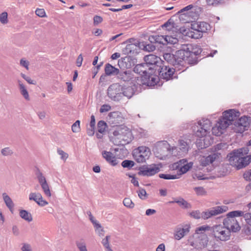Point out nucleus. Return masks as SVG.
<instances>
[{
	"label": "nucleus",
	"instance_id": "473e14b6",
	"mask_svg": "<svg viewBox=\"0 0 251 251\" xmlns=\"http://www.w3.org/2000/svg\"><path fill=\"white\" fill-rule=\"evenodd\" d=\"M2 197L6 205L9 209L10 211L12 212L14 205L11 199L5 193L2 194Z\"/></svg>",
	"mask_w": 251,
	"mask_h": 251
},
{
	"label": "nucleus",
	"instance_id": "5fc2aeb1",
	"mask_svg": "<svg viewBox=\"0 0 251 251\" xmlns=\"http://www.w3.org/2000/svg\"><path fill=\"white\" fill-rule=\"evenodd\" d=\"M95 228L96 232L99 234L100 236H104V230L100 224L99 225H96V226H95Z\"/></svg>",
	"mask_w": 251,
	"mask_h": 251
},
{
	"label": "nucleus",
	"instance_id": "8fccbe9b",
	"mask_svg": "<svg viewBox=\"0 0 251 251\" xmlns=\"http://www.w3.org/2000/svg\"><path fill=\"white\" fill-rule=\"evenodd\" d=\"M13 153L12 150L9 147H6L1 150V153L3 156H10Z\"/></svg>",
	"mask_w": 251,
	"mask_h": 251
},
{
	"label": "nucleus",
	"instance_id": "f257e3e1",
	"mask_svg": "<svg viewBox=\"0 0 251 251\" xmlns=\"http://www.w3.org/2000/svg\"><path fill=\"white\" fill-rule=\"evenodd\" d=\"M135 93V87L122 85L118 83L110 85L107 90L108 97L114 101H121L124 100L130 99Z\"/></svg>",
	"mask_w": 251,
	"mask_h": 251
},
{
	"label": "nucleus",
	"instance_id": "774afa93",
	"mask_svg": "<svg viewBox=\"0 0 251 251\" xmlns=\"http://www.w3.org/2000/svg\"><path fill=\"white\" fill-rule=\"evenodd\" d=\"M244 216L246 222L251 226V213H247L246 214H244Z\"/></svg>",
	"mask_w": 251,
	"mask_h": 251
},
{
	"label": "nucleus",
	"instance_id": "a211bd4d",
	"mask_svg": "<svg viewBox=\"0 0 251 251\" xmlns=\"http://www.w3.org/2000/svg\"><path fill=\"white\" fill-rule=\"evenodd\" d=\"M144 60L148 66L151 65H153L154 67H159L163 64V61L161 58L153 54H150L145 56Z\"/></svg>",
	"mask_w": 251,
	"mask_h": 251
},
{
	"label": "nucleus",
	"instance_id": "603ef678",
	"mask_svg": "<svg viewBox=\"0 0 251 251\" xmlns=\"http://www.w3.org/2000/svg\"><path fill=\"white\" fill-rule=\"evenodd\" d=\"M76 245L79 251H88L86 249V244L83 241H77Z\"/></svg>",
	"mask_w": 251,
	"mask_h": 251
},
{
	"label": "nucleus",
	"instance_id": "338daca9",
	"mask_svg": "<svg viewBox=\"0 0 251 251\" xmlns=\"http://www.w3.org/2000/svg\"><path fill=\"white\" fill-rule=\"evenodd\" d=\"M111 108V106L108 104H103L101 106L100 112V113L108 112L110 110Z\"/></svg>",
	"mask_w": 251,
	"mask_h": 251
},
{
	"label": "nucleus",
	"instance_id": "9d476101",
	"mask_svg": "<svg viewBox=\"0 0 251 251\" xmlns=\"http://www.w3.org/2000/svg\"><path fill=\"white\" fill-rule=\"evenodd\" d=\"M208 242V238L207 235L199 236L197 234H193L188 239L189 245L198 250H201L205 248Z\"/></svg>",
	"mask_w": 251,
	"mask_h": 251
},
{
	"label": "nucleus",
	"instance_id": "72a5a7b5",
	"mask_svg": "<svg viewBox=\"0 0 251 251\" xmlns=\"http://www.w3.org/2000/svg\"><path fill=\"white\" fill-rule=\"evenodd\" d=\"M20 216L28 222H30L32 221V217L31 214L25 210H21L19 212Z\"/></svg>",
	"mask_w": 251,
	"mask_h": 251
},
{
	"label": "nucleus",
	"instance_id": "a19ab883",
	"mask_svg": "<svg viewBox=\"0 0 251 251\" xmlns=\"http://www.w3.org/2000/svg\"><path fill=\"white\" fill-rule=\"evenodd\" d=\"M190 33L189 37L193 39H200L203 36L202 33H201L199 31L193 30L190 28Z\"/></svg>",
	"mask_w": 251,
	"mask_h": 251
},
{
	"label": "nucleus",
	"instance_id": "393cba45",
	"mask_svg": "<svg viewBox=\"0 0 251 251\" xmlns=\"http://www.w3.org/2000/svg\"><path fill=\"white\" fill-rule=\"evenodd\" d=\"M150 42L167 45L166 35H154L149 37Z\"/></svg>",
	"mask_w": 251,
	"mask_h": 251
},
{
	"label": "nucleus",
	"instance_id": "4d7b16f0",
	"mask_svg": "<svg viewBox=\"0 0 251 251\" xmlns=\"http://www.w3.org/2000/svg\"><path fill=\"white\" fill-rule=\"evenodd\" d=\"M58 154L60 155L61 159L65 161L68 157V154L61 149L57 150Z\"/></svg>",
	"mask_w": 251,
	"mask_h": 251
},
{
	"label": "nucleus",
	"instance_id": "6e6552de",
	"mask_svg": "<svg viewBox=\"0 0 251 251\" xmlns=\"http://www.w3.org/2000/svg\"><path fill=\"white\" fill-rule=\"evenodd\" d=\"M118 78L125 82H130V84H131L130 86L132 87H135V91L137 90L139 86L141 85V78L135 76L134 73L130 71H125L121 73H119Z\"/></svg>",
	"mask_w": 251,
	"mask_h": 251
},
{
	"label": "nucleus",
	"instance_id": "58836bf2",
	"mask_svg": "<svg viewBox=\"0 0 251 251\" xmlns=\"http://www.w3.org/2000/svg\"><path fill=\"white\" fill-rule=\"evenodd\" d=\"M110 239V236L109 235H107L105 238L102 239L101 241V243L103 246L104 247L106 251H113V250L111 249L109 245V240Z\"/></svg>",
	"mask_w": 251,
	"mask_h": 251
},
{
	"label": "nucleus",
	"instance_id": "b1692460",
	"mask_svg": "<svg viewBox=\"0 0 251 251\" xmlns=\"http://www.w3.org/2000/svg\"><path fill=\"white\" fill-rule=\"evenodd\" d=\"M218 157L216 153H212L206 157L202 156L200 160V164L202 166H206L212 163Z\"/></svg>",
	"mask_w": 251,
	"mask_h": 251
},
{
	"label": "nucleus",
	"instance_id": "6ab92c4d",
	"mask_svg": "<svg viewBox=\"0 0 251 251\" xmlns=\"http://www.w3.org/2000/svg\"><path fill=\"white\" fill-rule=\"evenodd\" d=\"M29 200L34 201L39 206L43 207L48 204V202L44 200L41 193L31 192L29 195Z\"/></svg>",
	"mask_w": 251,
	"mask_h": 251
},
{
	"label": "nucleus",
	"instance_id": "c85d7f7f",
	"mask_svg": "<svg viewBox=\"0 0 251 251\" xmlns=\"http://www.w3.org/2000/svg\"><path fill=\"white\" fill-rule=\"evenodd\" d=\"M163 58L167 62L172 64L176 69V60L174 54L170 53H165L163 54Z\"/></svg>",
	"mask_w": 251,
	"mask_h": 251
},
{
	"label": "nucleus",
	"instance_id": "423d86ee",
	"mask_svg": "<svg viewBox=\"0 0 251 251\" xmlns=\"http://www.w3.org/2000/svg\"><path fill=\"white\" fill-rule=\"evenodd\" d=\"M211 232L212 236L217 241H226L230 238V230L223 225L213 226Z\"/></svg>",
	"mask_w": 251,
	"mask_h": 251
},
{
	"label": "nucleus",
	"instance_id": "412c9836",
	"mask_svg": "<svg viewBox=\"0 0 251 251\" xmlns=\"http://www.w3.org/2000/svg\"><path fill=\"white\" fill-rule=\"evenodd\" d=\"M150 67L146 63L136 65L133 69V73L140 74L142 76L145 77L148 74H151L152 72L149 71Z\"/></svg>",
	"mask_w": 251,
	"mask_h": 251
},
{
	"label": "nucleus",
	"instance_id": "c756f323",
	"mask_svg": "<svg viewBox=\"0 0 251 251\" xmlns=\"http://www.w3.org/2000/svg\"><path fill=\"white\" fill-rule=\"evenodd\" d=\"M18 83L21 95L26 100H29L30 99L26 88L21 80H18Z\"/></svg>",
	"mask_w": 251,
	"mask_h": 251
},
{
	"label": "nucleus",
	"instance_id": "09e8293b",
	"mask_svg": "<svg viewBox=\"0 0 251 251\" xmlns=\"http://www.w3.org/2000/svg\"><path fill=\"white\" fill-rule=\"evenodd\" d=\"M8 14L6 12H3L0 14V22L3 24H6L8 23Z\"/></svg>",
	"mask_w": 251,
	"mask_h": 251
},
{
	"label": "nucleus",
	"instance_id": "2f4dec72",
	"mask_svg": "<svg viewBox=\"0 0 251 251\" xmlns=\"http://www.w3.org/2000/svg\"><path fill=\"white\" fill-rule=\"evenodd\" d=\"M110 122L112 123H119L121 121L122 117L120 113L118 111L110 112L109 115Z\"/></svg>",
	"mask_w": 251,
	"mask_h": 251
},
{
	"label": "nucleus",
	"instance_id": "f8f14e48",
	"mask_svg": "<svg viewBox=\"0 0 251 251\" xmlns=\"http://www.w3.org/2000/svg\"><path fill=\"white\" fill-rule=\"evenodd\" d=\"M171 148L166 141H161L155 144L153 151L157 157L163 159L166 155V151L170 152V148Z\"/></svg>",
	"mask_w": 251,
	"mask_h": 251
},
{
	"label": "nucleus",
	"instance_id": "1a4fd4ad",
	"mask_svg": "<svg viewBox=\"0 0 251 251\" xmlns=\"http://www.w3.org/2000/svg\"><path fill=\"white\" fill-rule=\"evenodd\" d=\"M151 154L150 149L146 146H140L135 149L132 153L134 159L138 163H144L148 160Z\"/></svg>",
	"mask_w": 251,
	"mask_h": 251
},
{
	"label": "nucleus",
	"instance_id": "5701e85b",
	"mask_svg": "<svg viewBox=\"0 0 251 251\" xmlns=\"http://www.w3.org/2000/svg\"><path fill=\"white\" fill-rule=\"evenodd\" d=\"M160 171V167L155 164L143 168L141 170V174L144 176H152Z\"/></svg>",
	"mask_w": 251,
	"mask_h": 251
},
{
	"label": "nucleus",
	"instance_id": "7ed1b4c3",
	"mask_svg": "<svg viewBox=\"0 0 251 251\" xmlns=\"http://www.w3.org/2000/svg\"><path fill=\"white\" fill-rule=\"evenodd\" d=\"M249 150L242 148L233 150L228 155V161L231 165L237 169H241L249 164L251 160L250 156L248 155Z\"/></svg>",
	"mask_w": 251,
	"mask_h": 251
},
{
	"label": "nucleus",
	"instance_id": "bf43d9fd",
	"mask_svg": "<svg viewBox=\"0 0 251 251\" xmlns=\"http://www.w3.org/2000/svg\"><path fill=\"white\" fill-rule=\"evenodd\" d=\"M139 197L142 200H145L146 198L147 193L144 189L140 188L137 191Z\"/></svg>",
	"mask_w": 251,
	"mask_h": 251
},
{
	"label": "nucleus",
	"instance_id": "f704fd0d",
	"mask_svg": "<svg viewBox=\"0 0 251 251\" xmlns=\"http://www.w3.org/2000/svg\"><path fill=\"white\" fill-rule=\"evenodd\" d=\"M180 49L188 57L191 56V52L193 51V44L182 45Z\"/></svg>",
	"mask_w": 251,
	"mask_h": 251
},
{
	"label": "nucleus",
	"instance_id": "7c9ffc66",
	"mask_svg": "<svg viewBox=\"0 0 251 251\" xmlns=\"http://www.w3.org/2000/svg\"><path fill=\"white\" fill-rule=\"evenodd\" d=\"M154 43H148L146 42H141L139 44L140 48L145 51L149 52L155 50V47L153 45Z\"/></svg>",
	"mask_w": 251,
	"mask_h": 251
},
{
	"label": "nucleus",
	"instance_id": "864d4df0",
	"mask_svg": "<svg viewBox=\"0 0 251 251\" xmlns=\"http://www.w3.org/2000/svg\"><path fill=\"white\" fill-rule=\"evenodd\" d=\"M162 26L163 28H165L168 31H173V29L174 27V23L168 21L163 25Z\"/></svg>",
	"mask_w": 251,
	"mask_h": 251
},
{
	"label": "nucleus",
	"instance_id": "ddd939ff",
	"mask_svg": "<svg viewBox=\"0 0 251 251\" xmlns=\"http://www.w3.org/2000/svg\"><path fill=\"white\" fill-rule=\"evenodd\" d=\"M250 124V118L247 116H243L235 122L233 129L235 132L242 133L247 130Z\"/></svg>",
	"mask_w": 251,
	"mask_h": 251
},
{
	"label": "nucleus",
	"instance_id": "e433bc0d",
	"mask_svg": "<svg viewBox=\"0 0 251 251\" xmlns=\"http://www.w3.org/2000/svg\"><path fill=\"white\" fill-rule=\"evenodd\" d=\"M175 202L178 203L180 206H182L183 208H189L191 207L190 204L183 199L180 200L172 201L170 202V203Z\"/></svg>",
	"mask_w": 251,
	"mask_h": 251
},
{
	"label": "nucleus",
	"instance_id": "3c124183",
	"mask_svg": "<svg viewBox=\"0 0 251 251\" xmlns=\"http://www.w3.org/2000/svg\"><path fill=\"white\" fill-rule=\"evenodd\" d=\"M213 216H214L212 213H211L210 208L201 213V218L204 220L208 219Z\"/></svg>",
	"mask_w": 251,
	"mask_h": 251
},
{
	"label": "nucleus",
	"instance_id": "cd10ccee",
	"mask_svg": "<svg viewBox=\"0 0 251 251\" xmlns=\"http://www.w3.org/2000/svg\"><path fill=\"white\" fill-rule=\"evenodd\" d=\"M211 227L207 225H203L197 227L195 229V233L194 234H197L199 236L202 235H206L205 232L207 231H211Z\"/></svg>",
	"mask_w": 251,
	"mask_h": 251
},
{
	"label": "nucleus",
	"instance_id": "f03ea898",
	"mask_svg": "<svg viewBox=\"0 0 251 251\" xmlns=\"http://www.w3.org/2000/svg\"><path fill=\"white\" fill-rule=\"evenodd\" d=\"M239 116L240 112L234 109H229L224 111L223 117L219 119L216 125L212 128L213 134L217 136H220L223 133V130Z\"/></svg>",
	"mask_w": 251,
	"mask_h": 251
},
{
	"label": "nucleus",
	"instance_id": "4be33fe9",
	"mask_svg": "<svg viewBox=\"0 0 251 251\" xmlns=\"http://www.w3.org/2000/svg\"><path fill=\"white\" fill-rule=\"evenodd\" d=\"M102 157L110 165L115 166L118 164V160L115 155L111 152L103 151L101 152Z\"/></svg>",
	"mask_w": 251,
	"mask_h": 251
},
{
	"label": "nucleus",
	"instance_id": "4c0bfd02",
	"mask_svg": "<svg viewBox=\"0 0 251 251\" xmlns=\"http://www.w3.org/2000/svg\"><path fill=\"white\" fill-rule=\"evenodd\" d=\"M193 8L192 5H189L183 9H181L178 12L179 13H182L185 11H187L186 13H184L183 14L180 15L181 18H183V16L184 17H187V16H190L191 15V12L190 11H188L189 10H191Z\"/></svg>",
	"mask_w": 251,
	"mask_h": 251
},
{
	"label": "nucleus",
	"instance_id": "0e129e2a",
	"mask_svg": "<svg viewBox=\"0 0 251 251\" xmlns=\"http://www.w3.org/2000/svg\"><path fill=\"white\" fill-rule=\"evenodd\" d=\"M35 14L40 17H46V12L44 9L37 8L35 11Z\"/></svg>",
	"mask_w": 251,
	"mask_h": 251
},
{
	"label": "nucleus",
	"instance_id": "ea45409f",
	"mask_svg": "<svg viewBox=\"0 0 251 251\" xmlns=\"http://www.w3.org/2000/svg\"><path fill=\"white\" fill-rule=\"evenodd\" d=\"M159 177L161 178H163L165 179H175L179 178V175H177L176 174L175 175H171V174H160L159 175Z\"/></svg>",
	"mask_w": 251,
	"mask_h": 251
},
{
	"label": "nucleus",
	"instance_id": "6e6d98bb",
	"mask_svg": "<svg viewBox=\"0 0 251 251\" xmlns=\"http://www.w3.org/2000/svg\"><path fill=\"white\" fill-rule=\"evenodd\" d=\"M72 130L73 132H78L80 130V121L77 120L72 126Z\"/></svg>",
	"mask_w": 251,
	"mask_h": 251
},
{
	"label": "nucleus",
	"instance_id": "e2e57ef3",
	"mask_svg": "<svg viewBox=\"0 0 251 251\" xmlns=\"http://www.w3.org/2000/svg\"><path fill=\"white\" fill-rule=\"evenodd\" d=\"M190 215L196 219H199L201 218V214L199 210L192 211L190 213Z\"/></svg>",
	"mask_w": 251,
	"mask_h": 251
},
{
	"label": "nucleus",
	"instance_id": "2eb2a0df",
	"mask_svg": "<svg viewBox=\"0 0 251 251\" xmlns=\"http://www.w3.org/2000/svg\"><path fill=\"white\" fill-rule=\"evenodd\" d=\"M159 74L161 77L167 80L172 78L173 74L175 71H179L178 69L171 68L168 66L162 64L159 67L158 69Z\"/></svg>",
	"mask_w": 251,
	"mask_h": 251
},
{
	"label": "nucleus",
	"instance_id": "aec40b11",
	"mask_svg": "<svg viewBox=\"0 0 251 251\" xmlns=\"http://www.w3.org/2000/svg\"><path fill=\"white\" fill-rule=\"evenodd\" d=\"M191 29L199 31L203 34L210 28L209 24L204 22H196L191 25Z\"/></svg>",
	"mask_w": 251,
	"mask_h": 251
},
{
	"label": "nucleus",
	"instance_id": "0eeeda50",
	"mask_svg": "<svg viewBox=\"0 0 251 251\" xmlns=\"http://www.w3.org/2000/svg\"><path fill=\"white\" fill-rule=\"evenodd\" d=\"M190 141L187 139H180L178 147L170 148V153L175 156H183L186 155L190 148Z\"/></svg>",
	"mask_w": 251,
	"mask_h": 251
},
{
	"label": "nucleus",
	"instance_id": "a18cd8bd",
	"mask_svg": "<svg viewBox=\"0 0 251 251\" xmlns=\"http://www.w3.org/2000/svg\"><path fill=\"white\" fill-rule=\"evenodd\" d=\"M123 130L122 129L120 128H118V129L114 130L113 133V135L117 137L118 139L125 140L126 139L124 137V135H123Z\"/></svg>",
	"mask_w": 251,
	"mask_h": 251
},
{
	"label": "nucleus",
	"instance_id": "4468645a",
	"mask_svg": "<svg viewBox=\"0 0 251 251\" xmlns=\"http://www.w3.org/2000/svg\"><path fill=\"white\" fill-rule=\"evenodd\" d=\"M36 176L45 195L48 198L51 197V194L50 186L43 174L40 171L38 170L36 173Z\"/></svg>",
	"mask_w": 251,
	"mask_h": 251
},
{
	"label": "nucleus",
	"instance_id": "a878e982",
	"mask_svg": "<svg viewBox=\"0 0 251 251\" xmlns=\"http://www.w3.org/2000/svg\"><path fill=\"white\" fill-rule=\"evenodd\" d=\"M104 71L106 75L109 76L118 75L120 71L118 68L107 63L105 66Z\"/></svg>",
	"mask_w": 251,
	"mask_h": 251
},
{
	"label": "nucleus",
	"instance_id": "37998d69",
	"mask_svg": "<svg viewBox=\"0 0 251 251\" xmlns=\"http://www.w3.org/2000/svg\"><path fill=\"white\" fill-rule=\"evenodd\" d=\"M107 126L106 123L103 121H100L98 123V130L100 133H103Z\"/></svg>",
	"mask_w": 251,
	"mask_h": 251
},
{
	"label": "nucleus",
	"instance_id": "79ce46f5",
	"mask_svg": "<svg viewBox=\"0 0 251 251\" xmlns=\"http://www.w3.org/2000/svg\"><path fill=\"white\" fill-rule=\"evenodd\" d=\"M123 204L126 207L128 208H134L135 204L132 201V200L128 198H126L123 200Z\"/></svg>",
	"mask_w": 251,
	"mask_h": 251
},
{
	"label": "nucleus",
	"instance_id": "39448f33",
	"mask_svg": "<svg viewBox=\"0 0 251 251\" xmlns=\"http://www.w3.org/2000/svg\"><path fill=\"white\" fill-rule=\"evenodd\" d=\"M244 215V212L240 210L233 211L228 213L226 218L223 220V225L232 232H237L240 229V226L236 217H241Z\"/></svg>",
	"mask_w": 251,
	"mask_h": 251
},
{
	"label": "nucleus",
	"instance_id": "c9c22d12",
	"mask_svg": "<svg viewBox=\"0 0 251 251\" xmlns=\"http://www.w3.org/2000/svg\"><path fill=\"white\" fill-rule=\"evenodd\" d=\"M149 71H151L150 72H152L150 75L148 74L145 77V78L146 79H148L149 81H151V82L150 83L151 85H154L156 84V80L157 78L153 75V74L154 73V69L152 68H148Z\"/></svg>",
	"mask_w": 251,
	"mask_h": 251
},
{
	"label": "nucleus",
	"instance_id": "bb28decb",
	"mask_svg": "<svg viewBox=\"0 0 251 251\" xmlns=\"http://www.w3.org/2000/svg\"><path fill=\"white\" fill-rule=\"evenodd\" d=\"M211 213L214 216L226 212L228 210V207L226 205L217 206L210 208Z\"/></svg>",
	"mask_w": 251,
	"mask_h": 251
},
{
	"label": "nucleus",
	"instance_id": "052dcab7",
	"mask_svg": "<svg viewBox=\"0 0 251 251\" xmlns=\"http://www.w3.org/2000/svg\"><path fill=\"white\" fill-rule=\"evenodd\" d=\"M21 75L29 84L34 85L36 84V81L32 80L29 76L26 75L23 73H21Z\"/></svg>",
	"mask_w": 251,
	"mask_h": 251
},
{
	"label": "nucleus",
	"instance_id": "f3484780",
	"mask_svg": "<svg viewBox=\"0 0 251 251\" xmlns=\"http://www.w3.org/2000/svg\"><path fill=\"white\" fill-rule=\"evenodd\" d=\"M190 228V224H185L181 226L177 227L174 233V238L177 240L181 239L189 232Z\"/></svg>",
	"mask_w": 251,
	"mask_h": 251
},
{
	"label": "nucleus",
	"instance_id": "13d9d810",
	"mask_svg": "<svg viewBox=\"0 0 251 251\" xmlns=\"http://www.w3.org/2000/svg\"><path fill=\"white\" fill-rule=\"evenodd\" d=\"M190 28H186L185 27H182L180 28L179 31L184 36H187L189 37L190 33Z\"/></svg>",
	"mask_w": 251,
	"mask_h": 251
},
{
	"label": "nucleus",
	"instance_id": "c03bdc74",
	"mask_svg": "<svg viewBox=\"0 0 251 251\" xmlns=\"http://www.w3.org/2000/svg\"><path fill=\"white\" fill-rule=\"evenodd\" d=\"M194 190L198 196H203L206 194V191L202 187H196L194 188Z\"/></svg>",
	"mask_w": 251,
	"mask_h": 251
},
{
	"label": "nucleus",
	"instance_id": "680f3d73",
	"mask_svg": "<svg viewBox=\"0 0 251 251\" xmlns=\"http://www.w3.org/2000/svg\"><path fill=\"white\" fill-rule=\"evenodd\" d=\"M193 51L191 52V56L193 54L197 55L201 52V49L197 45H193Z\"/></svg>",
	"mask_w": 251,
	"mask_h": 251
},
{
	"label": "nucleus",
	"instance_id": "9b49d317",
	"mask_svg": "<svg viewBox=\"0 0 251 251\" xmlns=\"http://www.w3.org/2000/svg\"><path fill=\"white\" fill-rule=\"evenodd\" d=\"M192 162H188L186 159H182L172 164L171 168L173 170H177V175L181 176L186 173L193 166Z\"/></svg>",
	"mask_w": 251,
	"mask_h": 251
},
{
	"label": "nucleus",
	"instance_id": "69168bd1",
	"mask_svg": "<svg viewBox=\"0 0 251 251\" xmlns=\"http://www.w3.org/2000/svg\"><path fill=\"white\" fill-rule=\"evenodd\" d=\"M223 0H206L208 5L216 6L222 2Z\"/></svg>",
	"mask_w": 251,
	"mask_h": 251
},
{
	"label": "nucleus",
	"instance_id": "20e7f679",
	"mask_svg": "<svg viewBox=\"0 0 251 251\" xmlns=\"http://www.w3.org/2000/svg\"><path fill=\"white\" fill-rule=\"evenodd\" d=\"M211 126V122L209 119H203L198 122V125H195L192 127L193 130L197 137L203 138V139H202L203 144H202L201 143H199L197 141V144L201 149L206 148L210 144V143H206L205 140L208 138L207 135L210 133Z\"/></svg>",
	"mask_w": 251,
	"mask_h": 251
},
{
	"label": "nucleus",
	"instance_id": "dca6fc26",
	"mask_svg": "<svg viewBox=\"0 0 251 251\" xmlns=\"http://www.w3.org/2000/svg\"><path fill=\"white\" fill-rule=\"evenodd\" d=\"M175 59L176 63V69L178 70H182L183 72L185 70L186 68L185 64L186 63V60L187 59V56L180 49L176 52Z\"/></svg>",
	"mask_w": 251,
	"mask_h": 251
},
{
	"label": "nucleus",
	"instance_id": "49530a36",
	"mask_svg": "<svg viewBox=\"0 0 251 251\" xmlns=\"http://www.w3.org/2000/svg\"><path fill=\"white\" fill-rule=\"evenodd\" d=\"M166 39L167 41V44H176L178 42V39L177 38L169 35H166Z\"/></svg>",
	"mask_w": 251,
	"mask_h": 251
},
{
	"label": "nucleus",
	"instance_id": "de8ad7c7",
	"mask_svg": "<svg viewBox=\"0 0 251 251\" xmlns=\"http://www.w3.org/2000/svg\"><path fill=\"white\" fill-rule=\"evenodd\" d=\"M134 165V162L131 160H125L122 163V166L124 168H127L128 169L131 168Z\"/></svg>",
	"mask_w": 251,
	"mask_h": 251
}]
</instances>
